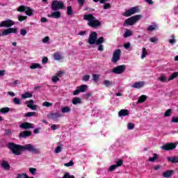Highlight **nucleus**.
<instances>
[{"label": "nucleus", "mask_w": 178, "mask_h": 178, "mask_svg": "<svg viewBox=\"0 0 178 178\" xmlns=\"http://www.w3.org/2000/svg\"><path fill=\"white\" fill-rule=\"evenodd\" d=\"M173 175H175V170H167L163 173V177H167V178L172 177Z\"/></svg>", "instance_id": "f3484780"}, {"label": "nucleus", "mask_w": 178, "mask_h": 178, "mask_svg": "<svg viewBox=\"0 0 178 178\" xmlns=\"http://www.w3.org/2000/svg\"><path fill=\"white\" fill-rule=\"evenodd\" d=\"M17 12H25L27 16H33V10L30 7L26 6H20L17 8Z\"/></svg>", "instance_id": "39448f33"}, {"label": "nucleus", "mask_w": 178, "mask_h": 178, "mask_svg": "<svg viewBox=\"0 0 178 178\" xmlns=\"http://www.w3.org/2000/svg\"><path fill=\"white\" fill-rule=\"evenodd\" d=\"M59 118H62V115L59 113H50L49 115V119H51L52 120H54V122H58Z\"/></svg>", "instance_id": "dca6fc26"}, {"label": "nucleus", "mask_w": 178, "mask_h": 178, "mask_svg": "<svg viewBox=\"0 0 178 178\" xmlns=\"http://www.w3.org/2000/svg\"><path fill=\"white\" fill-rule=\"evenodd\" d=\"M8 112H10V108L8 107H3L0 109V113L5 115V113H8Z\"/></svg>", "instance_id": "2f4dec72"}, {"label": "nucleus", "mask_w": 178, "mask_h": 178, "mask_svg": "<svg viewBox=\"0 0 178 178\" xmlns=\"http://www.w3.org/2000/svg\"><path fill=\"white\" fill-rule=\"evenodd\" d=\"M118 116L122 118L123 116H129V110L127 109H122L118 113Z\"/></svg>", "instance_id": "aec40b11"}, {"label": "nucleus", "mask_w": 178, "mask_h": 178, "mask_svg": "<svg viewBox=\"0 0 178 178\" xmlns=\"http://www.w3.org/2000/svg\"><path fill=\"white\" fill-rule=\"evenodd\" d=\"M149 41H150V42L155 43V42H156L158 41V38H151L149 39Z\"/></svg>", "instance_id": "69168bd1"}, {"label": "nucleus", "mask_w": 178, "mask_h": 178, "mask_svg": "<svg viewBox=\"0 0 178 178\" xmlns=\"http://www.w3.org/2000/svg\"><path fill=\"white\" fill-rule=\"evenodd\" d=\"M98 80H99V75H98L97 74H93V81H95V83H97Z\"/></svg>", "instance_id": "37998d69"}, {"label": "nucleus", "mask_w": 178, "mask_h": 178, "mask_svg": "<svg viewBox=\"0 0 178 178\" xmlns=\"http://www.w3.org/2000/svg\"><path fill=\"white\" fill-rule=\"evenodd\" d=\"M53 83H57V81H59V78L56 75L52 77L51 79Z\"/></svg>", "instance_id": "864d4df0"}, {"label": "nucleus", "mask_w": 178, "mask_h": 178, "mask_svg": "<svg viewBox=\"0 0 178 178\" xmlns=\"http://www.w3.org/2000/svg\"><path fill=\"white\" fill-rule=\"evenodd\" d=\"M147 55H148V52L147 51V49H145V47H143V50H142L141 59H144V58H145L147 56Z\"/></svg>", "instance_id": "c9c22d12"}, {"label": "nucleus", "mask_w": 178, "mask_h": 178, "mask_svg": "<svg viewBox=\"0 0 178 178\" xmlns=\"http://www.w3.org/2000/svg\"><path fill=\"white\" fill-rule=\"evenodd\" d=\"M30 69H42V66L40 63H33L30 66Z\"/></svg>", "instance_id": "c756f323"}, {"label": "nucleus", "mask_w": 178, "mask_h": 178, "mask_svg": "<svg viewBox=\"0 0 178 178\" xmlns=\"http://www.w3.org/2000/svg\"><path fill=\"white\" fill-rule=\"evenodd\" d=\"M158 158H159V156L158 155V154L154 153V154H153V157L149 158V162H155V161H156V159H158Z\"/></svg>", "instance_id": "7c9ffc66"}, {"label": "nucleus", "mask_w": 178, "mask_h": 178, "mask_svg": "<svg viewBox=\"0 0 178 178\" xmlns=\"http://www.w3.org/2000/svg\"><path fill=\"white\" fill-rule=\"evenodd\" d=\"M73 105H77V104H81V98L75 97L72 99Z\"/></svg>", "instance_id": "473e14b6"}, {"label": "nucleus", "mask_w": 178, "mask_h": 178, "mask_svg": "<svg viewBox=\"0 0 178 178\" xmlns=\"http://www.w3.org/2000/svg\"><path fill=\"white\" fill-rule=\"evenodd\" d=\"M171 122L172 123H178V117H172Z\"/></svg>", "instance_id": "bf43d9fd"}, {"label": "nucleus", "mask_w": 178, "mask_h": 178, "mask_svg": "<svg viewBox=\"0 0 178 178\" xmlns=\"http://www.w3.org/2000/svg\"><path fill=\"white\" fill-rule=\"evenodd\" d=\"M83 20H87V22H88V26H89V27H92V29L101 27V22L97 19V18L94 17L92 14H88L83 15Z\"/></svg>", "instance_id": "f03ea898"}, {"label": "nucleus", "mask_w": 178, "mask_h": 178, "mask_svg": "<svg viewBox=\"0 0 178 178\" xmlns=\"http://www.w3.org/2000/svg\"><path fill=\"white\" fill-rule=\"evenodd\" d=\"M131 35H133V32L130 31V29H127L123 35V37L124 38H127L129 37H131Z\"/></svg>", "instance_id": "a878e982"}, {"label": "nucleus", "mask_w": 178, "mask_h": 178, "mask_svg": "<svg viewBox=\"0 0 178 178\" xmlns=\"http://www.w3.org/2000/svg\"><path fill=\"white\" fill-rule=\"evenodd\" d=\"M86 2V0H78V3L79 6H83Z\"/></svg>", "instance_id": "680f3d73"}, {"label": "nucleus", "mask_w": 178, "mask_h": 178, "mask_svg": "<svg viewBox=\"0 0 178 178\" xmlns=\"http://www.w3.org/2000/svg\"><path fill=\"white\" fill-rule=\"evenodd\" d=\"M117 165H112L110 166V168H108V172H113V170H115L116 169Z\"/></svg>", "instance_id": "de8ad7c7"}, {"label": "nucleus", "mask_w": 178, "mask_h": 178, "mask_svg": "<svg viewBox=\"0 0 178 178\" xmlns=\"http://www.w3.org/2000/svg\"><path fill=\"white\" fill-rule=\"evenodd\" d=\"M61 16L60 11H54L50 15H49V17H54V19H59Z\"/></svg>", "instance_id": "6ab92c4d"}, {"label": "nucleus", "mask_w": 178, "mask_h": 178, "mask_svg": "<svg viewBox=\"0 0 178 178\" xmlns=\"http://www.w3.org/2000/svg\"><path fill=\"white\" fill-rule=\"evenodd\" d=\"M33 104H34V100L33 99L25 102V105H26L28 108L31 109V111H37L38 106Z\"/></svg>", "instance_id": "f8f14e48"}, {"label": "nucleus", "mask_w": 178, "mask_h": 178, "mask_svg": "<svg viewBox=\"0 0 178 178\" xmlns=\"http://www.w3.org/2000/svg\"><path fill=\"white\" fill-rule=\"evenodd\" d=\"M90 75L86 74L83 76V81H88L90 80Z\"/></svg>", "instance_id": "8fccbe9b"}, {"label": "nucleus", "mask_w": 178, "mask_h": 178, "mask_svg": "<svg viewBox=\"0 0 178 178\" xmlns=\"http://www.w3.org/2000/svg\"><path fill=\"white\" fill-rule=\"evenodd\" d=\"M42 63H48V57H44L42 60Z\"/></svg>", "instance_id": "774afa93"}, {"label": "nucleus", "mask_w": 178, "mask_h": 178, "mask_svg": "<svg viewBox=\"0 0 178 178\" xmlns=\"http://www.w3.org/2000/svg\"><path fill=\"white\" fill-rule=\"evenodd\" d=\"M20 33L21 35H23L24 37V35L27 34V31L26 29H21Z\"/></svg>", "instance_id": "052dcab7"}, {"label": "nucleus", "mask_w": 178, "mask_h": 178, "mask_svg": "<svg viewBox=\"0 0 178 178\" xmlns=\"http://www.w3.org/2000/svg\"><path fill=\"white\" fill-rule=\"evenodd\" d=\"M48 41H49V37L48 36H46L44 38L42 39V42H44V44H47Z\"/></svg>", "instance_id": "0e129e2a"}, {"label": "nucleus", "mask_w": 178, "mask_h": 178, "mask_svg": "<svg viewBox=\"0 0 178 178\" xmlns=\"http://www.w3.org/2000/svg\"><path fill=\"white\" fill-rule=\"evenodd\" d=\"M81 92L80 91V89L77 88V90H75L73 92V95H79Z\"/></svg>", "instance_id": "e2e57ef3"}, {"label": "nucleus", "mask_w": 178, "mask_h": 178, "mask_svg": "<svg viewBox=\"0 0 178 178\" xmlns=\"http://www.w3.org/2000/svg\"><path fill=\"white\" fill-rule=\"evenodd\" d=\"M74 165V163L73 161H70L69 163H66L64 164V166H67V168H69L70 166H73Z\"/></svg>", "instance_id": "603ef678"}, {"label": "nucleus", "mask_w": 178, "mask_h": 178, "mask_svg": "<svg viewBox=\"0 0 178 178\" xmlns=\"http://www.w3.org/2000/svg\"><path fill=\"white\" fill-rule=\"evenodd\" d=\"M177 77H178V72L172 73L169 77L168 81H171V80H175V79H176Z\"/></svg>", "instance_id": "f704fd0d"}, {"label": "nucleus", "mask_w": 178, "mask_h": 178, "mask_svg": "<svg viewBox=\"0 0 178 178\" xmlns=\"http://www.w3.org/2000/svg\"><path fill=\"white\" fill-rule=\"evenodd\" d=\"M21 129L29 130V129H34V124L30 122H24L19 125Z\"/></svg>", "instance_id": "4468645a"}, {"label": "nucleus", "mask_w": 178, "mask_h": 178, "mask_svg": "<svg viewBox=\"0 0 178 178\" xmlns=\"http://www.w3.org/2000/svg\"><path fill=\"white\" fill-rule=\"evenodd\" d=\"M122 55V50L120 49H117L114 51L113 54V57L111 61L113 63H118L120 59V56Z\"/></svg>", "instance_id": "423d86ee"}, {"label": "nucleus", "mask_w": 178, "mask_h": 178, "mask_svg": "<svg viewBox=\"0 0 178 178\" xmlns=\"http://www.w3.org/2000/svg\"><path fill=\"white\" fill-rule=\"evenodd\" d=\"M62 178H74V175H70L69 172H66Z\"/></svg>", "instance_id": "c03bdc74"}, {"label": "nucleus", "mask_w": 178, "mask_h": 178, "mask_svg": "<svg viewBox=\"0 0 178 178\" xmlns=\"http://www.w3.org/2000/svg\"><path fill=\"white\" fill-rule=\"evenodd\" d=\"M29 172L32 174V175H35V172H37V169L34 168H29Z\"/></svg>", "instance_id": "5fc2aeb1"}, {"label": "nucleus", "mask_w": 178, "mask_h": 178, "mask_svg": "<svg viewBox=\"0 0 178 178\" xmlns=\"http://www.w3.org/2000/svg\"><path fill=\"white\" fill-rule=\"evenodd\" d=\"M31 134H33V132H31V131H21L19 134V138H27V137H30V136H31Z\"/></svg>", "instance_id": "2eb2a0df"}, {"label": "nucleus", "mask_w": 178, "mask_h": 178, "mask_svg": "<svg viewBox=\"0 0 178 178\" xmlns=\"http://www.w3.org/2000/svg\"><path fill=\"white\" fill-rule=\"evenodd\" d=\"M104 9L106 10V9H111V8H112V6L111 5V3H104Z\"/></svg>", "instance_id": "09e8293b"}, {"label": "nucleus", "mask_w": 178, "mask_h": 178, "mask_svg": "<svg viewBox=\"0 0 178 178\" xmlns=\"http://www.w3.org/2000/svg\"><path fill=\"white\" fill-rule=\"evenodd\" d=\"M72 108L69 106H64L61 108L62 113H69V112H71Z\"/></svg>", "instance_id": "c85d7f7f"}, {"label": "nucleus", "mask_w": 178, "mask_h": 178, "mask_svg": "<svg viewBox=\"0 0 178 178\" xmlns=\"http://www.w3.org/2000/svg\"><path fill=\"white\" fill-rule=\"evenodd\" d=\"M177 147V143H169L161 146V149L164 151H172Z\"/></svg>", "instance_id": "6e6552de"}, {"label": "nucleus", "mask_w": 178, "mask_h": 178, "mask_svg": "<svg viewBox=\"0 0 178 178\" xmlns=\"http://www.w3.org/2000/svg\"><path fill=\"white\" fill-rule=\"evenodd\" d=\"M140 10L138 9V7H132L129 10H126L122 15L125 17H129V16H131V15H135V13H138V11Z\"/></svg>", "instance_id": "0eeeda50"}, {"label": "nucleus", "mask_w": 178, "mask_h": 178, "mask_svg": "<svg viewBox=\"0 0 178 178\" xmlns=\"http://www.w3.org/2000/svg\"><path fill=\"white\" fill-rule=\"evenodd\" d=\"M22 99H26V98H32L33 93L32 92H25L21 95Z\"/></svg>", "instance_id": "b1692460"}, {"label": "nucleus", "mask_w": 178, "mask_h": 178, "mask_svg": "<svg viewBox=\"0 0 178 178\" xmlns=\"http://www.w3.org/2000/svg\"><path fill=\"white\" fill-rule=\"evenodd\" d=\"M31 116H35V112H28L25 113V118H31Z\"/></svg>", "instance_id": "ea45409f"}, {"label": "nucleus", "mask_w": 178, "mask_h": 178, "mask_svg": "<svg viewBox=\"0 0 178 178\" xmlns=\"http://www.w3.org/2000/svg\"><path fill=\"white\" fill-rule=\"evenodd\" d=\"M67 15H68V16H72V15H73V9L72 8V6H68L67 8Z\"/></svg>", "instance_id": "e433bc0d"}, {"label": "nucleus", "mask_w": 178, "mask_h": 178, "mask_svg": "<svg viewBox=\"0 0 178 178\" xmlns=\"http://www.w3.org/2000/svg\"><path fill=\"white\" fill-rule=\"evenodd\" d=\"M168 162L170 163H178V157L177 156H168L166 157Z\"/></svg>", "instance_id": "a211bd4d"}, {"label": "nucleus", "mask_w": 178, "mask_h": 178, "mask_svg": "<svg viewBox=\"0 0 178 178\" xmlns=\"http://www.w3.org/2000/svg\"><path fill=\"white\" fill-rule=\"evenodd\" d=\"M7 147L12 151L14 155H22V152H24V151H29V152H33V154H40V150L31 144L22 145L15 144V143H9Z\"/></svg>", "instance_id": "f257e3e1"}, {"label": "nucleus", "mask_w": 178, "mask_h": 178, "mask_svg": "<svg viewBox=\"0 0 178 178\" xmlns=\"http://www.w3.org/2000/svg\"><path fill=\"white\" fill-rule=\"evenodd\" d=\"M126 71V65H118L117 67H114L113 70V73H115V74H122V73H124Z\"/></svg>", "instance_id": "1a4fd4ad"}, {"label": "nucleus", "mask_w": 178, "mask_h": 178, "mask_svg": "<svg viewBox=\"0 0 178 178\" xmlns=\"http://www.w3.org/2000/svg\"><path fill=\"white\" fill-rule=\"evenodd\" d=\"M88 87V86L87 85H81V86L77 87V88L79 89L81 92H86Z\"/></svg>", "instance_id": "72a5a7b5"}, {"label": "nucleus", "mask_w": 178, "mask_h": 178, "mask_svg": "<svg viewBox=\"0 0 178 178\" xmlns=\"http://www.w3.org/2000/svg\"><path fill=\"white\" fill-rule=\"evenodd\" d=\"M127 129H128V130H133L134 129V124L131 122L128 123Z\"/></svg>", "instance_id": "a18cd8bd"}, {"label": "nucleus", "mask_w": 178, "mask_h": 178, "mask_svg": "<svg viewBox=\"0 0 178 178\" xmlns=\"http://www.w3.org/2000/svg\"><path fill=\"white\" fill-rule=\"evenodd\" d=\"M1 166L5 170H9L10 169V165H9L6 161H2Z\"/></svg>", "instance_id": "5701e85b"}, {"label": "nucleus", "mask_w": 178, "mask_h": 178, "mask_svg": "<svg viewBox=\"0 0 178 178\" xmlns=\"http://www.w3.org/2000/svg\"><path fill=\"white\" fill-rule=\"evenodd\" d=\"M65 72L63 71H59L56 74V76L59 79V77H62V74H64Z\"/></svg>", "instance_id": "6e6d98bb"}, {"label": "nucleus", "mask_w": 178, "mask_h": 178, "mask_svg": "<svg viewBox=\"0 0 178 178\" xmlns=\"http://www.w3.org/2000/svg\"><path fill=\"white\" fill-rule=\"evenodd\" d=\"M103 42H105L104 37H100L97 40L96 39V42H95L96 45H101V44H103Z\"/></svg>", "instance_id": "bb28decb"}, {"label": "nucleus", "mask_w": 178, "mask_h": 178, "mask_svg": "<svg viewBox=\"0 0 178 178\" xmlns=\"http://www.w3.org/2000/svg\"><path fill=\"white\" fill-rule=\"evenodd\" d=\"M159 81H161V83H165L166 81V76L165 74H162L159 78Z\"/></svg>", "instance_id": "a19ab883"}, {"label": "nucleus", "mask_w": 178, "mask_h": 178, "mask_svg": "<svg viewBox=\"0 0 178 178\" xmlns=\"http://www.w3.org/2000/svg\"><path fill=\"white\" fill-rule=\"evenodd\" d=\"M65 8V4L63 1H54L51 3V10L54 12H56L57 10H60Z\"/></svg>", "instance_id": "20e7f679"}, {"label": "nucleus", "mask_w": 178, "mask_h": 178, "mask_svg": "<svg viewBox=\"0 0 178 178\" xmlns=\"http://www.w3.org/2000/svg\"><path fill=\"white\" fill-rule=\"evenodd\" d=\"M54 60H61V59H63V56L60 54V52L56 51L54 54Z\"/></svg>", "instance_id": "4be33fe9"}, {"label": "nucleus", "mask_w": 178, "mask_h": 178, "mask_svg": "<svg viewBox=\"0 0 178 178\" xmlns=\"http://www.w3.org/2000/svg\"><path fill=\"white\" fill-rule=\"evenodd\" d=\"M43 106H47V108H49L50 106H52V103H49V102H44L42 104Z\"/></svg>", "instance_id": "49530a36"}, {"label": "nucleus", "mask_w": 178, "mask_h": 178, "mask_svg": "<svg viewBox=\"0 0 178 178\" xmlns=\"http://www.w3.org/2000/svg\"><path fill=\"white\" fill-rule=\"evenodd\" d=\"M144 87V81L135 82L132 86L133 88H143Z\"/></svg>", "instance_id": "412c9836"}, {"label": "nucleus", "mask_w": 178, "mask_h": 178, "mask_svg": "<svg viewBox=\"0 0 178 178\" xmlns=\"http://www.w3.org/2000/svg\"><path fill=\"white\" fill-rule=\"evenodd\" d=\"M13 102L15 105H22V102L20 101V99L17 97H15L13 99Z\"/></svg>", "instance_id": "4c0bfd02"}, {"label": "nucleus", "mask_w": 178, "mask_h": 178, "mask_svg": "<svg viewBox=\"0 0 178 178\" xmlns=\"http://www.w3.org/2000/svg\"><path fill=\"white\" fill-rule=\"evenodd\" d=\"M97 32L95 31L92 32L88 38V44H90V45H94V44H95L97 41Z\"/></svg>", "instance_id": "9b49d317"}, {"label": "nucleus", "mask_w": 178, "mask_h": 178, "mask_svg": "<svg viewBox=\"0 0 178 178\" xmlns=\"http://www.w3.org/2000/svg\"><path fill=\"white\" fill-rule=\"evenodd\" d=\"M16 33H17V29H15V28H8L7 29H5L4 31H3L2 32V35L5 36V35H9V34H16Z\"/></svg>", "instance_id": "ddd939ff"}, {"label": "nucleus", "mask_w": 178, "mask_h": 178, "mask_svg": "<svg viewBox=\"0 0 178 178\" xmlns=\"http://www.w3.org/2000/svg\"><path fill=\"white\" fill-rule=\"evenodd\" d=\"M147 96L145 95H141L138 100V104H143V102H145L147 101Z\"/></svg>", "instance_id": "cd10ccee"}, {"label": "nucleus", "mask_w": 178, "mask_h": 178, "mask_svg": "<svg viewBox=\"0 0 178 178\" xmlns=\"http://www.w3.org/2000/svg\"><path fill=\"white\" fill-rule=\"evenodd\" d=\"M12 26H15V21H13L12 19H8L5 21H2L0 23V27H12Z\"/></svg>", "instance_id": "9d476101"}, {"label": "nucleus", "mask_w": 178, "mask_h": 178, "mask_svg": "<svg viewBox=\"0 0 178 178\" xmlns=\"http://www.w3.org/2000/svg\"><path fill=\"white\" fill-rule=\"evenodd\" d=\"M62 152V147L60 146H57L55 149L56 154H59V152Z\"/></svg>", "instance_id": "3c124183"}, {"label": "nucleus", "mask_w": 178, "mask_h": 178, "mask_svg": "<svg viewBox=\"0 0 178 178\" xmlns=\"http://www.w3.org/2000/svg\"><path fill=\"white\" fill-rule=\"evenodd\" d=\"M97 45H99V47H97L98 51H104V45L102 44H97Z\"/></svg>", "instance_id": "338daca9"}, {"label": "nucleus", "mask_w": 178, "mask_h": 178, "mask_svg": "<svg viewBox=\"0 0 178 178\" xmlns=\"http://www.w3.org/2000/svg\"><path fill=\"white\" fill-rule=\"evenodd\" d=\"M141 17H143V15H141L132 16L124 21V26H133V24L137 23V22H138Z\"/></svg>", "instance_id": "7ed1b4c3"}, {"label": "nucleus", "mask_w": 178, "mask_h": 178, "mask_svg": "<svg viewBox=\"0 0 178 178\" xmlns=\"http://www.w3.org/2000/svg\"><path fill=\"white\" fill-rule=\"evenodd\" d=\"M103 84L107 88L112 87V86H113V81L106 79L104 81Z\"/></svg>", "instance_id": "393cba45"}, {"label": "nucleus", "mask_w": 178, "mask_h": 178, "mask_svg": "<svg viewBox=\"0 0 178 178\" xmlns=\"http://www.w3.org/2000/svg\"><path fill=\"white\" fill-rule=\"evenodd\" d=\"M18 20L19 22H24V20H27V16L19 15Z\"/></svg>", "instance_id": "79ce46f5"}, {"label": "nucleus", "mask_w": 178, "mask_h": 178, "mask_svg": "<svg viewBox=\"0 0 178 178\" xmlns=\"http://www.w3.org/2000/svg\"><path fill=\"white\" fill-rule=\"evenodd\" d=\"M154 30H155V26L154 25H150L147 28V31H154Z\"/></svg>", "instance_id": "13d9d810"}, {"label": "nucleus", "mask_w": 178, "mask_h": 178, "mask_svg": "<svg viewBox=\"0 0 178 178\" xmlns=\"http://www.w3.org/2000/svg\"><path fill=\"white\" fill-rule=\"evenodd\" d=\"M122 165H123V160H119L118 161H117L115 166L118 168L119 166H122Z\"/></svg>", "instance_id": "4d7b16f0"}, {"label": "nucleus", "mask_w": 178, "mask_h": 178, "mask_svg": "<svg viewBox=\"0 0 178 178\" xmlns=\"http://www.w3.org/2000/svg\"><path fill=\"white\" fill-rule=\"evenodd\" d=\"M170 115H172V109L169 108L168 109L165 113H164V116L165 118H169V116H170Z\"/></svg>", "instance_id": "58836bf2"}]
</instances>
